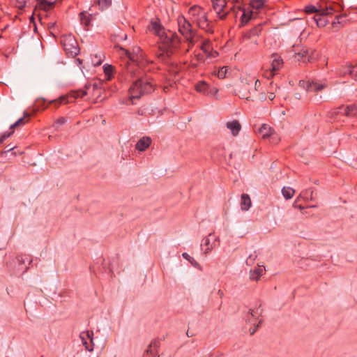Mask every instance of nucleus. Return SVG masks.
Segmentation results:
<instances>
[{
	"label": "nucleus",
	"mask_w": 357,
	"mask_h": 357,
	"mask_svg": "<svg viewBox=\"0 0 357 357\" xmlns=\"http://www.w3.org/2000/svg\"><path fill=\"white\" fill-rule=\"evenodd\" d=\"M272 61H271V73L274 71L279 70L280 68L283 65V60L280 56L277 54H273L272 55Z\"/></svg>",
	"instance_id": "f8f14e48"
},
{
	"label": "nucleus",
	"mask_w": 357,
	"mask_h": 357,
	"mask_svg": "<svg viewBox=\"0 0 357 357\" xmlns=\"http://www.w3.org/2000/svg\"><path fill=\"white\" fill-rule=\"evenodd\" d=\"M208 19L206 13H204L203 17H198L197 19H195V20H193L192 22L196 23L197 25H200V24L204 21H206Z\"/></svg>",
	"instance_id": "58836bf2"
},
{
	"label": "nucleus",
	"mask_w": 357,
	"mask_h": 357,
	"mask_svg": "<svg viewBox=\"0 0 357 357\" xmlns=\"http://www.w3.org/2000/svg\"><path fill=\"white\" fill-rule=\"evenodd\" d=\"M211 49V47L210 41L204 40L201 45V50L204 53L208 54L210 52Z\"/></svg>",
	"instance_id": "c756f323"
},
{
	"label": "nucleus",
	"mask_w": 357,
	"mask_h": 357,
	"mask_svg": "<svg viewBox=\"0 0 357 357\" xmlns=\"http://www.w3.org/2000/svg\"><path fill=\"white\" fill-rule=\"evenodd\" d=\"M93 332L92 331H86L82 332L79 335V337L82 340V344L85 349L89 351H93Z\"/></svg>",
	"instance_id": "0eeeda50"
},
{
	"label": "nucleus",
	"mask_w": 357,
	"mask_h": 357,
	"mask_svg": "<svg viewBox=\"0 0 357 357\" xmlns=\"http://www.w3.org/2000/svg\"><path fill=\"white\" fill-rule=\"evenodd\" d=\"M54 26V23H52V24H51V26H50V28H52V27H53Z\"/></svg>",
	"instance_id": "6e6d98bb"
},
{
	"label": "nucleus",
	"mask_w": 357,
	"mask_h": 357,
	"mask_svg": "<svg viewBox=\"0 0 357 357\" xmlns=\"http://www.w3.org/2000/svg\"><path fill=\"white\" fill-rule=\"evenodd\" d=\"M29 116H30L29 114L25 112L24 113V116L22 117V118H20L15 123L12 124L10 126V129H13V128H17L18 126H21L24 125L26 123V122L27 121L25 120V119L26 118H29Z\"/></svg>",
	"instance_id": "b1692460"
},
{
	"label": "nucleus",
	"mask_w": 357,
	"mask_h": 357,
	"mask_svg": "<svg viewBox=\"0 0 357 357\" xmlns=\"http://www.w3.org/2000/svg\"><path fill=\"white\" fill-rule=\"evenodd\" d=\"M295 190L290 187H284L282 189V193L286 199H291L294 195Z\"/></svg>",
	"instance_id": "393cba45"
},
{
	"label": "nucleus",
	"mask_w": 357,
	"mask_h": 357,
	"mask_svg": "<svg viewBox=\"0 0 357 357\" xmlns=\"http://www.w3.org/2000/svg\"><path fill=\"white\" fill-rule=\"evenodd\" d=\"M275 96L274 93L270 92L268 93V98L271 100H273L275 98Z\"/></svg>",
	"instance_id": "a18cd8bd"
},
{
	"label": "nucleus",
	"mask_w": 357,
	"mask_h": 357,
	"mask_svg": "<svg viewBox=\"0 0 357 357\" xmlns=\"http://www.w3.org/2000/svg\"><path fill=\"white\" fill-rule=\"evenodd\" d=\"M25 259L27 260V261H29V262L32 261L29 257H26Z\"/></svg>",
	"instance_id": "5fc2aeb1"
},
{
	"label": "nucleus",
	"mask_w": 357,
	"mask_h": 357,
	"mask_svg": "<svg viewBox=\"0 0 357 357\" xmlns=\"http://www.w3.org/2000/svg\"><path fill=\"white\" fill-rule=\"evenodd\" d=\"M197 61H203L204 60V55L201 53H198L195 55Z\"/></svg>",
	"instance_id": "37998d69"
},
{
	"label": "nucleus",
	"mask_w": 357,
	"mask_h": 357,
	"mask_svg": "<svg viewBox=\"0 0 357 357\" xmlns=\"http://www.w3.org/2000/svg\"><path fill=\"white\" fill-rule=\"evenodd\" d=\"M151 144L149 137H143L136 144L135 149L139 151H144Z\"/></svg>",
	"instance_id": "9d476101"
},
{
	"label": "nucleus",
	"mask_w": 357,
	"mask_h": 357,
	"mask_svg": "<svg viewBox=\"0 0 357 357\" xmlns=\"http://www.w3.org/2000/svg\"><path fill=\"white\" fill-rule=\"evenodd\" d=\"M190 333H188V332H187V335H188V337H190Z\"/></svg>",
	"instance_id": "13d9d810"
},
{
	"label": "nucleus",
	"mask_w": 357,
	"mask_h": 357,
	"mask_svg": "<svg viewBox=\"0 0 357 357\" xmlns=\"http://www.w3.org/2000/svg\"><path fill=\"white\" fill-rule=\"evenodd\" d=\"M263 0H252L250 1V6L255 9H260L264 6Z\"/></svg>",
	"instance_id": "7c9ffc66"
},
{
	"label": "nucleus",
	"mask_w": 357,
	"mask_h": 357,
	"mask_svg": "<svg viewBox=\"0 0 357 357\" xmlns=\"http://www.w3.org/2000/svg\"><path fill=\"white\" fill-rule=\"evenodd\" d=\"M101 64V59H98L96 63H93L94 66H99Z\"/></svg>",
	"instance_id": "de8ad7c7"
},
{
	"label": "nucleus",
	"mask_w": 357,
	"mask_h": 357,
	"mask_svg": "<svg viewBox=\"0 0 357 357\" xmlns=\"http://www.w3.org/2000/svg\"><path fill=\"white\" fill-rule=\"evenodd\" d=\"M261 83L259 79H257L255 83V88L256 90H257L258 87L260 86Z\"/></svg>",
	"instance_id": "49530a36"
},
{
	"label": "nucleus",
	"mask_w": 357,
	"mask_h": 357,
	"mask_svg": "<svg viewBox=\"0 0 357 357\" xmlns=\"http://www.w3.org/2000/svg\"><path fill=\"white\" fill-rule=\"evenodd\" d=\"M263 270L261 268H257L253 272L251 273L250 278L252 280H258L259 278L261 275Z\"/></svg>",
	"instance_id": "72a5a7b5"
},
{
	"label": "nucleus",
	"mask_w": 357,
	"mask_h": 357,
	"mask_svg": "<svg viewBox=\"0 0 357 357\" xmlns=\"http://www.w3.org/2000/svg\"><path fill=\"white\" fill-rule=\"evenodd\" d=\"M11 1H12V3H13V5L20 9H23L26 6V2L25 0H11Z\"/></svg>",
	"instance_id": "2f4dec72"
},
{
	"label": "nucleus",
	"mask_w": 357,
	"mask_h": 357,
	"mask_svg": "<svg viewBox=\"0 0 357 357\" xmlns=\"http://www.w3.org/2000/svg\"><path fill=\"white\" fill-rule=\"evenodd\" d=\"M332 24H333V25L334 26V25L336 24V22L334 21V22H333V23H332Z\"/></svg>",
	"instance_id": "bf43d9fd"
},
{
	"label": "nucleus",
	"mask_w": 357,
	"mask_h": 357,
	"mask_svg": "<svg viewBox=\"0 0 357 357\" xmlns=\"http://www.w3.org/2000/svg\"><path fill=\"white\" fill-rule=\"evenodd\" d=\"M309 54V50L307 48H303L300 52L296 53L298 56V60L302 59L303 62H311V56Z\"/></svg>",
	"instance_id": "aec40b11"
},
{
	"label": "nucleus",
	"mask_w": 357,
	"mask_h": 357,
	"mask_svg": "<svg viewBox=\"0 0 357 357\" xmlns=\"http://www.w3.org/2000/svg\"><path fill=\"white\" fill-rule=\"evenodd\" d=\"M213 8L220 20H225L229 11H225L227 8L226 0H211Z\"/></svg>",
	"instance_id": "423d86ee"
},
{
	"label": "nucleus",
	"mask_w": 357,
	"mask_h": 357,
	"mask_svg": "<svg viewBox=\"0 0 357 357\" xmlns=\"http://www.w3.org/2000/svg\"><path fill=\"white\" fill-rule=\"evenodd\" d=\"M195 89L197 92L205 95H208L211 93L209 90L208 84L204 81L197 82L195 86Z\"/></svg>",
	"instance_id": "4468645a"
},
{
	"label": "nucleus",
	"mask_w": 357,
	"mask_h": 357,
	"mask_svg": "<svg viewBox=\"0 0 357 357\" xmlns=\"http://www.w3.org/2000/svg\"><path fill=\"white\" fill-rule=\"evenodd\" d=\"M13 149V147H7V150H6V152L10 151Z\"/></svg>",
	"instance_id": "603ef678"
},
{
	"label": "nucleus",
	"mask_w": 357,
	"mask_h": 357,
	"mask_svg": "<svg viewBox=\"0 0 357 357\" xmlns=\"http://www.w3.org/2000/svg\"><path fill=\"white\" fill-rule=\"evenodd\" d=\"M251 199L248 194L241 195V208L243 211H248L251 206Z\"/></svg>",
	"instance_id": "6ab92c4d"
},
{
	"label": "nucleus",
	"mask_w": 357,
	"mask_h": 357,
	"mask_svg": "<svg viewBox=\"0 0 357 357\" xmlns=\"http://www.w3.org/2000/svg\"><path fill=\"white\" fill-rule=\"evenodd\" d=\"M81 24L84 26L85 29H88L91 25L92 15L89 14L86 11L81 12L79 15Z\"/></svg>",
	"instance_id": "ddd939ff"
},
{
	"label": "nucleus",
	"mask_w": 357,
	"mask_h": 357,
	"mask_svg": "<svg viewBox=\"0 0 357 357\" xmlns=\"http://www.w3.org/2000/svg\"><path fill=\"white\" fill-rule=\"evenodd\" d=\"M190 333H188V332H187V335H188V337H190Z\"/></svg>",
	"instance_id": "4d7b16f0"
},
{
	"label": "nucleus",
	"mask_w": 357,
	"mask_h": 357,
	"mask_svg": "<svg viewBox=\"0 0 357 357\" xmlns=\"http://www.w3.org/2000/svg\"><path fill=\"white\" fill-rule=\"evenodd\" d=\"M348 73L357 80V66H352L349 68Z\"/></svg>",
	"instance_id": "e433bc0d"
},
{
	"label": "nucleus",
	"mask_w": 357,
	"mask_h": 357,
	"mask_svg": "<svg viewBox=\"0 0 357 357\" xmlns=\"http://www.w3.org/2000/svg\"><path fill=\"white\" fill-rule=\"evenodd\" d=\"M27 3L29 0H25ZM37 7L45 11L52 9L57 0H36Z\"/></svg>",
	"instance_id": "1a4fd4ad"
},
{
	"label": "nucleus",
	"mask_w": 357,
	"mask_h": 357,
	"mask_svg": "<svg viewBox=\"0 0 357 357\" xmlns=\"http://www.w3.org/2000/svg\"><path fill=\"white\" fill-rule=\"evenodd\" d=\"M127 54L129 59L134 63L129 64L127 68V73L130 78H136L128 90L130 100L132 101V104H134L133 100L139 99L144 95L151 93L154 91V85L152 79L142 70L145 62L139 61L137 55L130 52H127Z\"/></svg>",
	"instance_id": "f257e3e1"
},
{
	"label": "nucleus",
	"mask_w": 357,
	"mask_h": 357,
	"mask_svg": "<svg viewBox=\"0 0 357 357\" xmlns=\"http://www.w3.org/2000/svg\"><path fill=\"white\" fill-rule=\"evenodd\" d=\"M95 2L102 10L108 8L112 5V0H96Z\"/></svg>",
	"instance_id": "a878e982"
},
{
	"label": "nucleus",
	"mask_w": 357,
	"mask_h": 357,
	"mask_svg": "<svg viewBox=\"0 0 357 357\" xmlns=\"http://www.w3.org/2000/svg\"><path fill=\"white\" fill-rule=\"evenodd\" d=\"M256 330H257V328H254V329H252V330H251V329H250V334H251V335H253V334L255 333Z\"/></svg>",
	"instance_id": "3c124183"
},
{
	"label": "nucleus",
	"mask_w": 357,
	"mask_h": 357,
	"mask_svg": "<svg viewBox=\"0 0 357 357\" xmlns=\"http://www.w3.org/2000/svg\"><path fill=\"white\" fill-rule=\"evenodd\" d=\"M69 102L68 97L67 96H61L58 100H54L50 102V103H54L56 107L61 104H66Z\"/></svg>",
	"instance_id": "c85d7f7f"
},
{
	"label": "nucleus",
	"mask_w": 357,
	"mask_h": 357,
	"mask_svg": "<svg viewBox=\"0 0 357 357\" xmlns=\"http://www.w3.org/2000/svg\"><path fill=\"white\" fill-rule=\"evenodd\" d=\"M273 129L267 124H263L259 129V133L263 139L268 138L273 135Z\"/></svg>",
	"instance_id": "a211bd4d"
},
{
	"label": "nucleus",
	"mask_w": 357,
	"mask_h": 357,
	"mask_svg": "<svg viewBox=\"0 0 357 357\" xmlns=\"http://www.w3.org/2000/svg\"><path fill=\"white\" fill-rule=\"evenodd\" d=\"M333 12V9L331 7L321 9L319 12H317L312 17V20L318 27H324L329 23L328 16L332 15Z\"/></svg>",
	"instance_id": "39448f33"
},
{
	"label": "nucleus",
	"mask_w": 357,
	"mask_h": 357,
	"mask_svg": "<svg viewBox=\"0 0 357 357\" xmlns=\"http://www.w3.org/2000/svg\"><path fill=\"white\" fill-rule=\"evenodd\" d=\"M17 259L20 262L24 263V259H23L22 257H18Z\"/></svg>",
	"instance_id": "8fccbe9b"
},
{
	"label": "nucleus",
	"mask_w": 357,
	"mask_h": 357,
	"mask_svg": "<svg viewBox=\"0 0 357 357\" xmlns=\"http://www.w3.org/2000/svg\"><path fill=\"white\" fill-rule=\"evenodd\" d=\"M206 13L203 8L201 6L195 5L189 8L188 13L190 15L192 21L195 20L198 17H203L204 13Z\"/></svg>",
	"instance_id": "6e6552de"
},
{
	"label": "nucleus",
	"mask_w": 357,
	"mask_h": 357,
	"mask_svg": "<svg viewBox=\"0 0 357 357\" xmlns=\"http://www.w3.org/2000/svg\"><path fill=\"white\" fill-rule=\"evenodd\" d=\"M227 73V68L226 67L223 66L222 68H221V69L218 71V76L219 78H224L225 77V74Z\"/></svg>",
	"instance_id": "ea45409f"
},
{
	"label": "nucleus",
	"mask_w": 357,
	"mask_h": 357,
	"mask_svg": "<svg viewBox=\"0 0 357 357\" xmlns=\"http://www.w3.org/2000/svg\"><path fill=\"white\" fill-rule=\"evenodd\" d=\"M40 357H44L43 356H41Z\"/></svg>",
	"instance_id": "052dcab7"
},
{
	"label": "nucleus",
	"mask_w": 357,
	"mask_h": 357,
	"mask_svg": "<svg viewBox=\"0 0 357 357\" xmlns=\"http://www.w3.org/2000/svg\"><path fill=\"white\" fill-rule=\"evenodd\" d=\"M252 15V11H250L249 13H246L245 10H243V13L241 17V26H243L245 24H246L251 19Z\"/></svg>",
	"instance_id": "cd10ccee"
},
{
	"label": "nucleus",
	"mask_w": 357,
	"mask_h": 357,
	"mask_svg": "<svg viewBox=\"0 0 357 357\" xmlns=\"http://www.w3.org/2000/svg\"><path fill=\"white\" fill-rule=\"evenodd\" d=\"M182 256L184 259L188 260L195 267H197L199 266V264L192 257H191L188 253L183 252L182 254Z\"/></svg>",
	"instance_id": "473e14b6"
},
{
	"label": "nucleus",
	"mask_w": 357,
	"mask_h": 357,
	"mask_svg": "<svg viewBox=\"0 0 357 357\" xmlns=\"http://www.w3.org/2000/svg\"><path fill=\"white\" fill-rule=\"evenodd\" d=\"M160 347V340L158 339H155L149 345L148 349H146V355L151 354L152 357H155V355L157 353L158 349Z\"/></svg>",
	"instance_id": "2eb2a0df"
},
{
	"label": "nucleus",
	"mask_w": 357,
	"mask_h": 357,
	"mask_svg": "<svg viewBox=\"0 0 357 357\" xmlns=\"http://www.w3.org/2000/svg\"><path fill=\"white\" fill-rule=\"evenodd\" d=\"M61 44L66 54L75 57L79 53V49L75 37L70 34L63 36L61 38Z\"/></svg>",
	"instance_id": "20e7f679"
},
{
	"label": "nucleus",
	"mask_w": 357,
	"mask_h": 357,
	"mask_svg": "<svg viewBox=\"0 0 357 357\" xmlns=\"http://www.w3.org/2000/svg\"><path fill=\"white\" fill-rule=\"evenodd\" d=\"M320 10H317L314 6L308 5L305 8V12L307 14H316L317 12H319Z\"/></svg>",
	"instance_id": "f704fd0d"
},
{
	"label": "nucleus",
	"mask_w": 357,
	"mask_h": 357,
	"mask_svg": "<svg viewBox=\"0 0 357 357\" xmlns=\"http://www.w3.org/2000/svg\"><path fill=\"white\" fill-rule=\"evenodd\" d=\"M66 120L64 117H60L57 121H56V124L57 125H63L66 123Z\"/></svg>",
	"instance_id": "79ce46f5"
},
{
	"label": "nucleus",
	"mask_w": 357,
	"mask_h": 357,
	"mask_svg": "<svg viewBox=\"0 0 357 357\" xmlns=\"http://www.w3.org/2000/svg\"><path fill=\"white\" fill-rule=\"evenodd\" d=\"M262 30V24H259L250 29L249 31L244 33L245 38L250 39L252 36H259Z\"/></svg>",
	"instance_id": "dca6fc26"
},
{
	"label": "nucleus",
	"mask_w": 357,
	"mask_h": 357,
	"mask_svg": "<svg viewBox=\"0 0 357 357\" xmlns=\"http://www.w3.org/2000/svg\"><path fill=\"white\" fill-rule=\"evenodd\" d=\"M255 257L256 256L253 257L252 255H250L246 260L247 264H248L249 263L253 262V261L255 259Z\"/></svg>",
	"instance_id": "c03bdc74"
},
{
	"label": "nucleus",
	"mask_w": 357,
	"mask_h": 357,
	"mask_svg": "<svg viewBox=\"0 0 357 357\" xmlns=\"http://www.w3.org/2000/svg\"><path fill=\"white\" fill-rule=\"evenodd\" d=\"M326 86L322 84H319L317 82L312 81L307 82L306 85V89L307 91H318L324 89Z\"/></svg>",
	"instance_id": "f3484780"
},
{
	"label": "nucleus",
	"mask_w": 357,
	"mask_h": 357,
	"mask_svg": "<svg viewBox=\"0 0 357 357\" xmlns=\"http://www.w3.org/2000/svg\"><path fill=\"white\" fill-rule=\"evenodd\" d=\"M147 29L160 38L161 45L159 49L161 52L158 54V57L162 62L167 63L172 55L179 48L180 38L176 33L169 30L166 31L158 18L152 19Z\"/></svg>",
	"instance_id": "f03ea898"
},
{
	"label": "nucleus",
	"mask_w": 357,
	"mask_h": 357,
	"mask_svg": "<svg viewBox=\"0 0 357 357\" xmlns=\"http://www.w3.org/2000/svg\"><path fill=\"white\" fill-rule=\"evenodd\" d=\"M87 94L86 91L85 90H78L73 92V98H83Z\"/></svg>",
	"instance_id": "c9c22d12"
},
{
	"label": "nucleus",
	"mask_w": 357,
	"mask_h": 357,
	"mask_svg": "<svg viewBox=\"0 0 357 357\" xmlns=\"http://www.w3.org/2000/svg\"><path fill=\"white\" fill-rule=\"evenodd\" d=\"M250 313L252 317H256L261 313V310L259 312V309H257L256 310H250Z\"/></svg>",
	"instance_id": "a19ab883"
},
{
	"label": "nucleus",
	"mask_w": 357,
	"mask_h": 357,
	"mask_svg": "<svg viewBox=\"0 0 357 357\" xmlns=\"http://www.w3.org/2000/svg\"><path fill=\"white\" fill-rule=\"evenodd\" d=\"M197 26L205 31H206L208 33H213V29L210 24V22H208V19L206 21H203L200 25H197Z\"/></svg>",
	"instance_id": "bb28decb"
},
{
	"label": "nucleus",
	"mask_w": 357,
	"mask_h": 357,
	"mask_svg": "<svg viewBox=\"0 0 357 357\" xmlns=\"http://www.w3.org/2000/svg\"><path fill=\"white\" fill-rule=\"evenodd\" d=\"M218 295L220 296V298H222L223 296V294H224L223 291L222 290H220V289L218 290Z\"/></svg>",
	"instance_id": "09e8293b"
},
{
	"label": "nucleus",
	"mask_w": 357,
	"mask_h": 357,
	"mask_svg": "<svg viewBox=\"0 0 357 357\" xmlns=\"http://www.w3.org/2000/svg\"><path fill=\"white\" fill-rule=\"evenodd\" d=\"M13 133V131L11 132H3L1 137H0V144H1L8 137H9Z\"/></svg>",
	"instance_id": "4c0bfd02"
},
{
	"label": "nucleus",
	"mask_w": 357,
	"mask_h": 357,
	"mask_svg": "<svg viewBox=\"0 0 357 357\" xmlns=\"http://www.w3.org/2000/svg\"><path fill=\"white\" fill-rule=\"evenodd\" d=\"M103 70L105 76V79L110 80L113 77L114 68L112 65L105 64L103 66Z\"/></svg>",
	"instance_id": "4be33fe9"
},
{
	"label": "nucleus",
	"mask_w": 357,
	"mask_h": 357,
	"mask_svg": "<svg viewBox=\"0 0 357 357\" xmlns=\"http://www.w3.org/2000/svg\"><path fill=\"white\" fill-rule=\"evenodd\" d=\"M211 236H212V234H209L208 237H206V238H204L202 240V246H205L206 247V249L204 251L205 254H207L210 251H211L213 249V247H214V244L213 243H211V242H210V237Z\"/></svg>",
	"instance_id": "412c9836"
},
{
	"label": "nucleus",
	"mask_w": 357,
	"mask_h": 357,
	"mask_svg": "<svg viewBox=\"0 0 357 357\" xmlns=\"http://www.w3.org/2000/svg\"><path fill=\"white\" fill-rule=\"evenodd\" d=\"M13 149V147H7V150H6V152L10 151Z\"/></svg>",
	"instance_id": "864d4df0"
},
{
	"label": "nucleus",
	"mask_w": 357,
	"mask_h": 357,
	"mask_svg": "<svg viewBox=\"0 0 357 357\" xmlns=\"http://www.w3.org/2000/svg\"><path fill=\"white\" fill-rule=\"evenodd\" d=\"M226 126L231 130L233 136L238 135L241 129V125L238 120L227 122Z\"/></svg>",
	"instance_id": "9b49d317"
},
{
	"label": "nucleus",
	"mask_w": 357,
	"mask_h": 357,
	"mask_svg": "<svg viewBox=\"0 0 357 357\" xmlns=\"http://www.w3.org/2000/svg\"><path fill=\"white\" fill-rule=\"evenodd\" d=\"M177 23L179 33L188 41L189 47H192L195 44L196 31L192 29L191 23L183 15L178 17Z\"/></svg>",
	"instance_id": "7ed1b4c3"
},
{
	"label": "nucleus",
	"mask_w": 357,
	"mask_h": 357,
	"mask_svg": "<svg viewBox=\"0 0 357 357\" xmlns=\"http://www.w3.org/2000/svg\"><path fill=\"white\" fill-rule=\"evenodd\" d=\"M344 115L348 117H354L357 115V106L351 105L344 109Z\"/></svg>",
	"instance_id": "5701e85b"
}]
</instances>
